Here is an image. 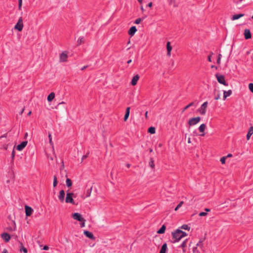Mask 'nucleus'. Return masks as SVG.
Segmentation results:
<instances>
[{
	"label": "nucleus",
	"mask_w": 253,
	"mask_h": 253,
	"mask_svg": "<svg viewBox=\"0 0 253 253\" xmlns=\"http://www.w3.org/2000/svg\"><path fill=\"white\" fill-rule=\"evenodd\" d=\"M171 235L172 240H171V242L172 243L179 242L181 239L187 236L186 233L182 231L180 229H177L174 230L171 233Z\"/></svg>",
	"instance_id": "nucleus-1"
},
{
	"label": "nucleus",
	"mask_w": 253,
	"mask_h": 253,
	"mask_svg": "<svg viewBox=\"0 0 253 253\" xmlns=\"http://www.w3.org/2000/svg\"><path fill=\"white\" fill-rule=\"evenodd\" d=\"M23 28V19L21 17L19 18L18 21L16 24L15 25L14 28L18 31H21Z\"/></svg>",
	"instance_id": "nucleus-2"
},
{
	"label": "nucleus",
	"mask_w": 253,
	"mask_h": 253,
	"mask_svg": "<svg viewBox=\"0 0 253 253\" xmlns=\"http://www.w3.org/2000/svg\"><path fill=\"white\" fill-rule=\"evenodd\" d=\"M73 193L71 192H67L65 202L67 203H71L75 204L74 201L73 199Z\"/></svg>",
	"instance_id": "nucleus-3"
},
{
	"label": "nucleus",
	"mask_w": 253,
	"mask_h": 253,
	"mask_svg": "<svg viewBox=\"0 0 253 253\" xmlns=\"http://www.w3.org/2000/svg\"><path fill=\"white\" fill-rule=\"evenodd\" d=\"M215 76H216L217 80L219 83L222 84L226 86L228 85V84L226 83V82L225 80V78H224V76L221 75H218L217 74H216Z\"/></svg>",
	"instance_id": "nucleus-4"
},
{
	"label": "nucleus",
	"mask_w": 253,
	"mask_h": 253,
	"mask_svg": "<svg viewBox=\"0 0 253 253\" xmlns=\"http://www.w3.org/2000/svg\"><path fill=\"white\" fill-rule=\"evenodd\" d=\"M201 120L200 117L192 118L189 119L188 124L189 126H194L198 124Z\"/></svg>",
	"instance_id": "nucleus-5"
},
{
	"label": "nucleus",
	"mask_w": 253,
	"mask_h": 253,
	"mask_svg": "<svg viewBox=\"0 0 253 253\" xmlns=\"http://www.w3.org/2000/svg\"><path fill=\"white\" fill-rule=\"evenodd\" d=\"M73 218L79 221H85V219L82 216L81 214L78 212H75L72 215Z\"/></svg>",
	"instance_id": "nucleus-6"
},
{
	"label": "nucleus",
	"mask_w": 253,
	"mask_h": 253,
	"mask_svg": "<svg viewBox=\"0 0 253 253\" xmlns=\"http://www.w3.org/2000/svg\"><path fill=\"white\" fill-rule=\"evenodd\" d=\"M208 103L207 101L205 102L201 106L200 112L202 115H205L206 113V109L208 106Z\"/></svg>",
	"instance_id": "nucleus-7"
},
{
	"label": "nucleus",
	"mask_w": 253,
	"mask_h": 253,
	"mask_svg": "<svg viewBox=\"0 0 253 253\" xmlns=\"http://www.w3.org/2000/svg\"><path fill=\"white\" fill-rule=\"evenodd\" d=\"M25 213H26V216H30L34 211L33 209L31 207H30L27 205H26L25 206Z\"/></svg>",
	"instance_id": "nucleus-8"
},
{
	"label": "nucleus",
	"mask_w": 253,
	"mask_h": 253,
	"mask_svg": "<svg viewBox=\"0 0 253 253\" xmlns=\"http://www.w3.org/2000/svg\"><path fill=\"white\" fill-rule=\"evenodd\" d=\"M27 143L28 142L27 141H23L17 146V150L18 151H22L26 147Z\"/></svg>",
	"instance_id": "nucleus-9"
},
{
	"label": "nucleus",
	"mask_w": 253,
	"mask_h": 253,
	"mask_svg": "<svg viewBox=\"0 0 253 253\" xmlns=\"http://www.w3.org/2000/svg\"><path fill=\"white\" fill-rule=\"evenodd\" d=\"M244 35L245 39L246 40L250 39L252 37V35H251L250 30L249 29H245Z\"/></svg>",
	"instance_id": "nucleus-10"
},
{
	"label": "nucleus",
	"mask_w": 253,
	"mask_h": 253,
	"mask_svg": "<svg viewBox=\"0 0 253 253\" xmlns=\"http://www.w3.org/2000/svg\"><path fill=\"white\" fill-rule=\"evenodd\" d=\"M1 237L5 242H8L10 239V236L7 233H3L1 234Z\"/></svg>",
	"instance_id": "nucleus-11"
},
{
	"label": "nucleus",
	"mask_w": 253,
	"mask_h": 253,
	"mask_svg": "<svg viewBox=\"0 0 253 253\" xmlns=\"http://www.w3.org/2000/svg\"><path fill=\"white\" fill-rule=\"evenodd\" d=\"M84 235H85L87 237H88L90 239L94 240L95 238V237L94 236L93 234L91 232H90L88 231H87V230L84 231Z\"/></svg>",
	"instance_id": "nucleus-12"
},
{
	"label": "nucleus",
	"mask_w": 253,
	"mask_h": 253,
	"mask_svg": "<svg viewBox=\"0 0 253 253\" xmlns=\"http://www.w3.org/2000/svg\"><path fill=\"white\" fill-rule=\"evenodd\" d=\"M137 31V29L135 26H132L130 27V28L129 29L128 34L130 36H133L135 32Z\"/></svg>",
	"instance_id": "nucleus-13"
},
{
	"label": "nucleus",
	"mask_w": 253,
	"mask_h": 253,
	"mask_svg": "<svg viewBox=\"0 0 253 253\" xmlns=\"http://www.w3.org/2000/svg\"><path fill=\"white\" fill-rule=\"evenodd\" d=\"M65 197V192L63 190H61L59 192V194L58 195L59 200L61 202H63L64 200Z\"/></svg>",
	"instance_id": "nucleus-14"
},
{
	"label": "nucleus",
	"mask_w": 253,
	"mask_h": 253,
	"mask_svg": "<svg viewBox=\"0 0 253 253\" xmlns=\"http://www.w3.org/2000/svg\"><path fill=\"white\" fill-rule=\"evenodd\" d=\"M67 54L66 52H62L60 56V60L62 62H65L67 58Z\"/></svg>",
	"instance_id": "nucleus-15"
},
{
	"label": "nucleus",
	"mask_w": 253,
	"mask_h": 253,
	"mask_svg": "<svg viewBox=\"0 0 253 253\" xmlns=\"http://www.w3.org/2000/svg\"><path fill=\"white\" fill-rule=\"evenodd\" d=\"M139 76L138 75H136L135 76H134L132 80H131V84L132 85H135L136 84H137V82L138 81V80H139Z\"/></svg>",
	"instance_id": "nucleus-16"
},
{
	"label": "nucleus",
	"mask_w": 253,
	"mask_h": 253,
	"mask_svg": "<svg viewBox=\"0 0 253 253\" xmlns=\"http://www.w3.org/2000/svg\"><path fill=\"white\" fill-rule=\"evenodd\" d=\"M167 51H168L167 55H168V56H170V52H171V51L172 49V47L170 45V43L169 42H168L167 43Z\"/></svg>",
	"instance_id": "nucleus-17"
},
{
	"label": "nucleus",
	"mask_w": 253,
	"mask_h": 253,
	"mask_svg": "<svg viewBox=\"0 0 253 253\" xmlns=\"http://www.w3.org/2000/svg\"><path fill=\"white\" fill-rule=\"evenodd\" d=\"M232 90H229L228 91H224V92H223V99L224 100H225L226 98L230 96L231 94H232Z\"/></svg>",
	"instance_id": "nucleus-18"
},
{
	"label": "nucleus",
	"mask_w": 253,
	"mask_h": 253,
	"mask_svg": "<svg viewBox=\"0 0 253 253\" xmlns=\"http://www.w3.org/2000/svg\"><path fill=\"white\" fill-rule=\"evenodd\" d=\"M129 113H130V107H128L126 109V114L125 115L124 118L125 121H126L127 120V119L129 117Z\"/></svg>",
	"instance_id": "nucleus-19"
},
{
	"label": "nucleus",
	"mask_w": 253,
	"mask_h": 253,
	"mask_svg": "<svg viewBox=\"0 0 253 253\" xmlns=\"http://www.w3.org/2000/svg\"><path fill=\"white\" fill-rule=\"evenodd\" d=\"M214 95V99L218 100L220 97V94L218 90H216L215 89L214 90L213 92Z\"/></svg>",
	"instance_id": "nucleus-20"
},
{
	"label": "nucleus",
	"mask_w": 253,
	"mask_h": 253,
	"mask_svg": "<svg viewBox=\"0 0 253 253\" xmlns=\"http://www.w3.org/2000/svg\"><path fill=\"white\" fill-rule=\"evenodd\" d=\"M166 229V227L165 225L162 226V227L157 231V233L159 234H163L165 233Z\"/></svg>",
	"instance_id": "nucleus-21"
},
{
	"label": "nucleus",
	"mask_w": 253,
	"mask_h": 253,
	"mask_svg": "<svg viewBox=\"0 0 253 253\" xmlns=\"http://www.w3.org/2000/svg\"><path fill=\"white\" fill-rule=\"evenodd\" d=\"M244 16V14H242V13H240L239 14H235L232 16L231 19L232 20H237V19L240 18L242 17H243Z\"/></svg>",
	"instance_id": "nucleus-22"
},
{
	"label": "nucleus",
	"mask_w": 253,
	"mask_h": 253,
	"mask_svg": "<svg viewBox=\"0 0 253 253\" xmlns=\"http://www.w3.org/2000/svg\"><path fill=\"white\" fill-rule=\"evenodd\" d=\"M167 250V245L166 243H164L161 247V249L160 253H166Z\"/></svg>",
	"instance_id": "nucleus-23"
},
{
	"label": "nucleus",
	"mask_w": 253,
	"mask_h": 253,
	"mask_svg": "<svg viewBox=\"0 0 253 253\" xmlns=\"http://www.w3.org/2000/svg\"><path fill=\"white\" fill-rule=\"evenodd\" d=\"M20 246L19 247V250L21 252H23L24 253H27V249L24 247L21 242H19Z\"/></svg>",
	"instance_id": "nucleus-24"
},
{
	"label": "nucleus",
	"mask_w": 253,
	"mask_h": 253,
	"mask_svg": "<svg viewBox=\"0 0 253 253\" xmlns=\"http://www.w3.org/2000/svg\"><path fill=\"white\" fill-rule=\"evenodd\" d=\"M193 106L196 107L197 104H195L194 102H191L183 109L182 112H184L186 109Z\"/></svg>",
	"instance_id": "nucleus-25"
},
{
	"label": "nucleus",
	"mask_w": 253,
	"mask_h": 253,
	"mask_svg": "<svg viewBox=\"0 0 253 253\" xmlns=\"http://www.w3.org/2000/svg\"><path fill=\"white\" fill-rule=\"evenodd\" d=\"M55 97L54 92H51L47 96V100L48 102H51Z\"/></svg>",
	"instance_id": "nucleus-26"
},
{
	"label": "nucleus",
	"mask_w": 253,
	"mask_h": 253,
	"mask_svg": "<svg viewBox=\"0 0 253 253\" xmlns=\"http://www.w3.org/2000/svg\"><path fill=\"white\" fill-rule=\"evenodd\" d=\"M206 127V126L204 124L201 125L199 127V130L201 132H204Z\"/></svg>",
	"instance_id": "nucleus-27"
},
{
	"label": "nucleus",
	"mask_w": 253,
	"mask_h": 253,
	"mask_svg": "<svg viewBox=\"0 0 253 253\" xmlns=\"http://www.w3.org/2000/svg\"><path fill=\"white\" fill-rule=\"evenodd\" d=\"M253 134V131L251 128V127L249 128L248 133L247 134V140H249L251 135Z\"/></svg>",
	"instance_id": "nucleus-28"
},
{
	"label": "nucleus",
	"mask_w": 253,
	"mask_h": 253,
	"mask_svg": "<svg viewBox=\"0 0 253 253\" xmlns=\"http://www.w3.org/2000/svg\"><path fill=\"white\" fill-rule=\"evenodd\" d=\"M155 127L153 126H151L148 128V132L150 133L151 134H154L155 133Z\"/></svg>",
	"instance_id": "nucleus-29"
},
{
	"label": "nucleus",
	"mask_w": 253,
	"mask_h": 253,
	"mask_svg": "<svg viewBox=\"0 0 253 253\" xmlns=\"http://www.w3.org/2000/svg\"><path fill=\"white\" fill-rule=\"evenodd\" d=\"M149 166L152 168L154 169L155 167L154 161L153 158H151L149 163Z\"/></svg>",
	"instance_id": "nucleus-30"
},
{
	"label": "nucleus",
	"mask_w": 253,
	"mask_h": 253,
	"mask_svg": "<svg viewBox=\"0 0 253 253\" xmlns=\"http://www.w3.org/2000/svg\"><path fill=\"white\" fill-rule=\"evenodd\" d=\"M66 183L67 187H71L72 185V180L69 178L66 179Z\"/></svg>",
	"instance_id": "nucleus-31"
},
{
	"label": "nucleus",
	"mask_w": 253,
	"mask_h": 253,
	"mask_svg": "<svg viewBox=\"0 0 253 253\" xmlns=\"http://www.w3.org/2000/svg\"><path fill=\"white\" fill-rule=\"evenodd\" d=\"M180 228L184 229V230H189L190 229V227L187 224H184V225H182L180 227Z\"/></svg>",
	"instance_id": "nucleus-32"
},
{
	"label": "nucleus",
	"mask_w": 253,
	"mask_h": 253,
	"mask_svg": "<svg viewBox=\"0 0 253 253\" xmlns=\"http://www.w3.org/2000/svg\"><path fill=\"white\" fill-rule=\"evenodd\" d=\"M83 42H84V38L80 37L77 41V45H79Z\"/></svg>",
	"instance_id": "nucleus-33"
},
{
	"label": "nucleus",
	"mask_w": 253,
	"mask_h": 253,
	"mask_svg": "<svg viewBox=\"0 0 253 253\" xmlns=\"http://www.w3.org/2000/svg\"><path fill=\"white\" fill-rule=\"evenodd\" d=\"M91 191H92V187H90V188H89L87 190L86 195V197H88L90 196Z\"/></svg>",
	"instance_id": "nucleus-34"
},
{
	"label": "nucleus",
	"mask_w": 253,
	"mask_h": 253,
	"mask_svg": "<svg viewBox=\"0 0 253 253\" xmlns=\"http://www.w3.org/2000/svg\"><path fill=\"white\" fill-rule=\"evenodd\" d=\"M183 204V201L180 202L178 204V205L176 207V208H175L174 210L175 211H177L182 206Z\"/></svg>",
	"instance_id": "nucleus-35"
},
{
	"label": "nucleus",
	"mask_w": 253,
	"mask_h": 253,
	"mask_svg": "<svg viewBox=\"0 0 253 253\" xmlns=\"http://www.w3.org/2000/svg\"><path fill=\"white\" fill-rule=\"evenodd\" d=\"M187 242V239H186L182 243V244L180 245V247L182 248H184L186 247V243Z\"/></svg>",
	"instance_id": "nucleus-36"
},
{
	"label": "nucleus",
	"mask_w": 253,
	"mask_h": 253,
	"mask_svg": "<svg viewBox=\"0 0 253 253\" xmlns=\"http://www.w3.org/2000/svg\"><path fill=\"white\" fill-rule=\"evenodd\" d=\"M57 184V178H56V176H54V178H53V187L56 186Z\"/></svg>",
	"instance_id": "nucleus-37"
},
{
	"label": "nucleus",
	"mask_w": 253,
	"mask_h": 253,
	"mask_svg": "<svg viewBox=\"0 0 253 253\" xmlns=\"http://www.w3.org/2000/svg\"><path fill=\"white\" fill-rule=\"evenodd\" d=\"M169 4H173L174 7L177 6V5L176 4L175 0H170Z\"/></svg>",
	"instance_id": "nucleus-38"
},
{
	"label": "nucleus",
	"mask_w": 253,
	"mask_h": 253,
	"mask_svg": "<svg viewBox=\"0 0 253 253\" xmlns=\"http://www.w3.org/2000/svg\"><path fill=\"white\" fill-rule=\"evenodd\" d=\"M48 138H49V142L50 144V145H53V142L52 141V137L50 133H48Z\"/></svg>",
	"instance_id": "nucleus-39"
},
{
	"label": "nucleus",
	"mask_w": 253,
	"mask_h": 253,
	"mask_svg": "<svg viewBox=\"0 0 253 253\" xmlns=\"http://www.w3.org/2000/svg\"><path fill=\"white\" fill-rule=\"evenodd\" d=\"M12 224H13V227H10L9 228H8V229H10L11 230H12V229H13V230H15V229H16V223L14 221H12Z\"/></svg>",
	"instance_id": "nucleus-40"
},
{
	"label": "nucleus",
	"mask_w": 253,
	"mask_h": 253,
	"mask_svg": "<svg viewBox=\"0 0 253 253\" xmlns=\"http://www.w3.org/2000/svg\"><path fill=\"white\" fill-rule=\"evenodd\" d=\"M249 88L250 90V91L252 92H253V84L250 83L249 84Z\"/></svg>",
	"instance_id": "nucleus-41"
},
{
	"label": "nucleus",
	"mask_w": 253,
	"mask_h": 253,
	"mask_svg": "<svg viewBox=\"0 0 253 253\" xmlns=\"http://www.w3.org/2000/svg\"><path fill=\"white\" fill-rule=\"evenodd\" d=\"M22 4V0H18V9L20 10L21 9Z\"/></svg>",
	"instance_id": "nucleus-42"
},
{
	"label": "nucleus",
	"mask_w": 253,
	"mask_h": 253,
	"mask_svg": "<svg viewBox=\"0 0 253 253\" xmlns=\"http://www.w3.org/2000/svg\"><path fill=\"white\" fill-rule=\"evenodd\" d=\"M226 157H221V159H220V162H221V163H222V164H225V161H226Z\"/></svg>",
	"instance_id": "nucleus-43"
},
{
	"label": "nucleus",
	"mask_w": 253,
	"mask_h": 253,
	"mask_svg": "<svg viewBox=\"0 0 253 253\" xmlns=\"http://www.w3.org/2000/svg\"><path fill=\"white\" fill-rule=\"evenodd\" d=\"M141 21V19L139 18H137L136 19L135 21H134V23L136 24H138L140 23V22Z\"/></svg>",
	"instance_id": "nucleus-44"
},
{
	"label": "nucleus",
	"mask_w": 253,
	"mask_h": 253,
	"mask_svg": "<svg viewBox=\"0 0 253 253\" xmlns=\"http://www.w3.org/2000/svg\"><path fill=\"white\" fill-rule=\"evenodd\" d=\"M207 215V213L206 212H201L199 214V215L200 216H206Z\"/></svg>",
	"instance_id": "nucleus-45"
},
{
	"label": "nucleus",
	"mask_w": 253,
	"mask_h": 253,
	"mask_svg": "<svg viewBox=\"0 0 253 253\" xmlns=\"http://www.w3.org/2000/svg\"><path fill=\"white\" fill-rule=\"evenodd\" d=\"M213 54V52H211V54H210V55L208 56V61H209V62H211V56Z\"/></svg>",
	"instance_id": "nucleus-46"
},
{
	"label": "nucleus",
	"mask_w": 253,
	"mask_h": 253,
	"mask_svg": "<svg viewBox=\"0 0 253 253\" xmlns=\"http://www.w3.org/2000/svg\"><path fill=\"white\" fill-rule=\"evenodd\" d=\"M88 154H89V153H87L86 155H83V156L82 158V161H83L84 159H86V158L87 157Z\"/></svg>",
	"instance_id": "nucleus-47"
},
{
	"label": "nucleus",
	"mask_w": 253,
	"mask_h": 253,
	"mask_svg": "<svg viewBox=\"0 0 253 253\" xmlns=\"http://www.w3.org/2000/svg\"><path fill=\"white\" fill-rule=\"evenodd\" d=\"M49 249V247L48 246H47V245H45L43 246V248H42V250H45V251H47Z\"/></svg>",
	"instance_id": "nucleus-48"
},
{
	"label": "nucleus",
	"mask_w": 253,
	"mask_h": 253,
	"mask_svg": "<svg viewBox=\"0 0 253 253\" xmlns=\"http://www.w3.org/2000/svg\"><path fill=\"white\" fill-rule=\"evenodd\" d=\"M14 156H15V152H14V150H13V151L12 152V154H11V158L12 159H14Z\"/></svg>",
	"instance_id": "nucleus-49"
},
{
	"label": "nucleus",
	"mask_w": 253,
	"mask_h": 253,
	"mask_svg": "<svg viewBox=\"0 0 253 253\" xmlns=\"http://www.w3.org/2000/svg\"><path fill=\"white\" fill-rule=\"evenodd\" d=\"M202 243H200V242H198V243L196 244L197 247H200V248H202Z\"/></svg>",
	"instance_id": "nucleus-50"
},
{
	"label": "nucleus",
	"mask_w": 253,
	"mask_h": 253,
	"mask_svg": "<svg viewBox=\"0 0 253 253\" xmlns=\"http://www.w3.org/2000/svg\"><path fill=\"white\" fill-rule=\"evenodd\" d=\"M81 222H81V227H84V226H85V223H84V222H85V221H81Z\"/></svg>",
	"instance_id": "nucleus-51"
},
{
	"label": "nucleus",
	"mask_w": 253,
	"mask_h": 253,
	"mask_svg": "<svg viewBox=\"0 0 253 253\" xmlns=\"http://www.w3.org/2000/svg\"><path fill=\"white\" fill-rule=\"evenodd\" d=\"M197 247H197V246H196V247H194L193 248V253H195L196 252V251H197Z\"/></svg>",
	"instance_id": "nucleus-52"
},
{
	"label": "nucleus",
	"mask_w": 253,
	"mask_h": 253,
	"mask_svg": "<svg viewBox=\"0 0 253 253\" xmlns=\"http://www.w3.org/2000/svg\"><path fill=\"white\" fill-rule=\"evenodd\" d=\"M220 61H221V59H220V57L218 58L217 59V63L219 64L220 63Z\"/></svg>",
	"instance_id": "nucleus-53"
},
{
	"label": "nucleus",
	"mask_w": 253,
	"mask_h": 253,
	"mask_svg": "<svg viewBox=\"0 0 253 253\" xmlns=\"http://www.w3.org/2000/svg\"><path fill=\"white\" fill-rule=\"evenodd\" d=\"M152 6V2H150L147 5V6L148 7H151V6Z\"/></svg>",
	"instance_id": "nucleus-54"
},
{
	"label": "nucleus",
	"mask_w": 253,
	"mask_h": 253,
	"mask_svg": "<svg viewBox=\"0 0 253 253\" xmlns=\"http://www.w3.org/2000/svg\"><path fill=\"white\" fill-rule=\"evenodd\" d=\"M204 240H205L204 238H201L199 242H200V243H203V242H204Z\"/></svg>",
	"instance_id": "nucleus-55"
},
{
	"label": "nucleus",
	"mask_w": 253,
	"mask_h": 253,
	"mask_svg": "<svg viewBox=\"0 0 253 253\" xmlns=\"http://www.w3.org/2000/svg\"><path fill=\"white\" fill-rule=\"evenodd\" d=\"M232 156V155L231 154H228L225 157L226 158L231 157Z\"/></svg>",
	"instance_id": "nucleus-56"
},
{
	"label": "nucleus",
	"mask_w": 253,
	"mask_h": 253,
	"mask_svg": "<svg viewBox=\"0 0 253 253\" xmlns=\"http://www.w3.org/2000/svg\"><path fill=\"white\" fill-rule=\"evenodd\" d=\"M24 108H23V109H22V110L19 112V114H20V115H22V113H23V112H24Z\"/></svg>",
	"instance_id": "nucleus-57"
},
{
	"label": "nucleus",
	"mask_w": 253,
	"mask_h": 253,
	"mask_svg": "<svg viewBox=\"0 0 253 253\" xmlns=\"http://www.w3.org/2000/svg\"><path fill=\"white\" fill-rule=\"evenodd\" d=\"M87 67V66H84L82 68L81 70H84V69H86Z\"/></svg>",
	"instance_id": "nucleus-58"
},
{
	"label": "nucleus",
	"mask_w": 253,
	"mask_h": 253,
	"mask_svg": "<svg viewBox=\"0 0 253 253\" xmlns=\"http://www.w3.org/2000/svg\"><path fill=\"white\" fill-rule=\"evenodd\" d=\"M2 253H8L6 249H4Z\"/></svg>",
	"instance_id": "nucleus-59"
},
{
	"label": "nucleus",
	"mask_w": 253,
	"mask_h": 253,
	"mask_svg": "<svg viewBox=\"0 0 253 253\" xmlns=\"http://www.w3.org/2000/svg\"><path fill=\"white\" fill-rule=\"evenodd\" d=\"M205 211H206L207 212H209L211 211V210L210 209H208V208H206L205 209Z\"/></svg>",
	"instance_id": "nucleus-60"
},
{
	"label": "nucleus",
	"mask_w": 253,
	"mask_h": 253,
	"mask_svg": "<svg viewBox=\"0 0 253 253\" xmlns=\"http://www.w3.org/2000/svg\"><path fill=\"white\" fill-rule=\"evenodd\" d=\"M2 137H6V134H4V135H2L1 136H0V139H1V138Z\"/></svg>",
	"instance_id": "nucleus-61"
},
{
	"label": "nucleus",
	"mask_w": 253,
	"mask_h": 253,
	"mask_svg": "<svg viewBox=\"0 0 253 253\" xmlns=\"http://www.w3.org/2000/svg\"><path fill=\"white\" fill-rule=\"evenodd\" d=\"M131 62V60L130 59L127 61V63L129 64Z\"/></svg>",
	"instance_id": "nucleus-62"
},
{
	"label": "nucleus",
	"mask_w": 253,
	"mask_h": 253,
	"mask_svg": "<svg viewBox=\"0 0 253 253\" xmlns=\"http://www.w3.org/2000/svg\"><path fill=\"white\" fill-rule=\"evenodd\" d=\"M147 114H148V112L146 111V113H145V117L147 118Z\"/></svg>",
	"instance_id": "nucleus-63"
},
{
	"label": "nucleus",
	"mask_w": 253,
	"mask_h": 253,
	"mask_svg": "<svg viewBox=\"0 0 253 253\" xmlns=\"http://www.w3.org/2000/svg\"><path fill=\"white\" fill-rule=\"evenodd\" d=\"M188 143H191V140H190V138H189L188 139Z\"/></svg>",
	"instance_id": "nucleus-64"
}]
</instances>
